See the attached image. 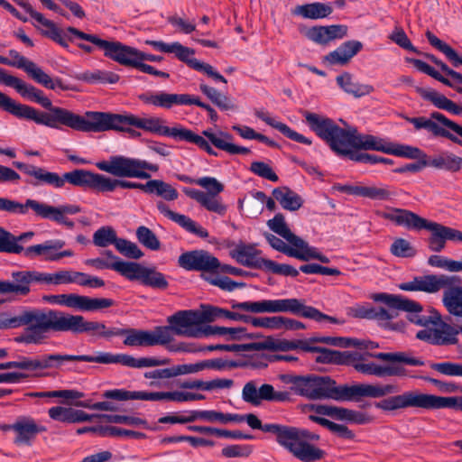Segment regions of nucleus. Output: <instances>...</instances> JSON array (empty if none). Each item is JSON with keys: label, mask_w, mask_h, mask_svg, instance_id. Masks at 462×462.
<instances>
[{"label": "nucleus", "mask_w": 462, "mask_h": 462, "mask_svg": "<svg viewBox=\"0 0 462 462\" xmlns=\"http://www.w3.org/2000/svg\"><path fill=\"white\" fill-rule=\"evenodd\" d=\"M0 81L14 88L22 97L41 105L49 112H41L32 106L17 103L5 93L0 92V108L4 111L18 118L32 120L38 125L51 128H59L60 125H62L76 131H85L86 116H81L68 109L53 106L51 101L44 96L41 89L27 84L17 77L7 74L5 71L1 75Z\"/></svg>", "instance_id": "nucleus-1"}, {"label": "nucleus", "mask_w": 462, "mask_h": 462, "mask_svg": "<svg viewBox=\"0 0 462 462\" xmlns=\"http://www.w3.org/2000/svg\"><path fill=\"white\" fill-rule=\"evenodd\" d=\"M282 381L291 385L290 389L292 393L310 400L353 401L362 397L377 399L397 392V387L392 383H359L351 386L347 384L337 386L336 381L327 375L283 374Z\"/></svg>", "instance_id": "nucleus-2"}, {"label": "nucleus", "mask_w": 462, "mask_h": 462, "mask_svg": "<svg viewBox=\"0 0 462 462\" xmlns=\"http://www.w3.org/2000/svg\"><path fill=\"white\" fill-rule=\"evenodd\" d=\"M245 421L254 430L275 435L277 443L301 462H316L326 456V452L316 445L320 436L307 429L277 423L262 424L253 413L245 414Z\"/></svg>", "instance_id": "nucleus-3"}, {"label": "nucleus", "mask_w": 462, "mask_h": 462, "mask_svg": "<svg viewBox=\"0 0 462 462\" xmlns=\"http://www.w3.org/2000/svg\"><path fill=\"white\" fill-rule=\"evenodd\" d=\"M55 310L26 308L16 314L0 313V329H11L25 327L23 331L14 337V341L24 345H42L49 338V333L54 330Z\"/></svg>", "instance_id": "nucleus-4"}, {"label": "nucleus", "mask_w": 462, "mask_h": 462, "mask_svg": "<svg viewBox=\"0 0 462 462\" xmlns=\"http://www.w3.org/2000/svg\"><path fill=\"white\" fill-rule=\"evenodd\" d=\"M96 166L98 170L116 177L112 179L104 175L102 193L113 192L116 188L138 189L145 192L146 183L133 182L122 178L147 180L151 175L146 171L156 172L159 170L157 164L123 155L111 156L107 161L97 162Z\"/></svg>", "instance_id": "nucleus-5"}, {"label": "nucleus", "mask_w": 462, "mask_h": 462, "mask_svg": "<svg viewBox=\"0 0 462 462\" xmlns=\"http://www.w3.org/2000/svg\"><path fill=\"white\" fill-rule=\"evenodd\" d=\"M14 166L24 174L32 177L30 183L33 186H50L53 189H64L66 183L75 187L92 189L98 192L103 191L104 175L90 171L77 169L71 171L59 174L49 171L45 168L21 162H14Z\"/></svg>", "instance_id": "nucleus-6"}, {"label": "nucleus", "mask_w": 462, "mask_h": 462, "mask_svg": "<svg viewBox=\"0 0 462 462\" xmlns=\"http://www.w3.org/2000/svg\"><path fill=\"white\" fill-rule=\"evenodd\" d=\"M82 361L99 364H120L131 368L154 367L169 364V359L141 357L135 358L127 354H112L109 352H98L97 356L88 355H67V354H43L37 356L38 372L45 370H59L66 362Z\"/></svg>", "instance_id": "nucleus-7"}, {"label": "nucleus", "mask_w": 462, "mask_h": 462, "mask_svg": "<svg viewBox=\"0 0 462 462\" xmlns=\"http://www.w3.org/2000/svg\"><path fill=\"white\" fill-rule=\"evenodd\" d=\"M461 280L456 275L427 274L416 276L411 281L399 284V288L406 291H423L436 293L443 291L442 303L448 313L462 319V285Z\"/></svg>", "instance_id": "nucleus-8"}, {"label": "nucleus", "mask_w": 462, "mask_h": 462, "mask_svg": "<svg viewBox=\"0 0 462 462\" xmlns=\"http://www.w3.org/2000/svg\"><path fill=\"white\" fill-rule=\"evenodd\" d=\"M381 217L404 226L408 229H427L430 232L429 248L432 252L439 253L445 248L446 241H462V232L439 223L429 221L416 213L398 208H390L379 213Z\"/></svg>", "instance_id": "nucleus-9"}, {"label": "nucleus", "mask_w": 462, "mask_h": 462, "mask_svg": "<svg viewBox=\"0 0 462 462\" xmlns=\"http://www.w3.org/2000/svg\"><path fill=\"white\" fill-rule=\"evenodd\" d=\"M86 133H100L110 129H124L125 125H134L136 128L161 135L174 137L177 127L162 125L160 117H138L133 114H111L105 112L88 111L86 113Z\"/></svg>", "instance_id": "nucleus-10"}, {"label": "nucleus", "mask_w": 462, "mask_h": 462, "mask_svg": "<svg viewBox=\"0 0 462 462\" xmlns=\"http://www.w3.org/2000/svg\"><path fill=\"white\" fill-rule=\"evenodd\" d=\"M388 300L393 308L399 311H406L407 319L413 324L423 327L416 334V337L430 345L439 346L434 342V337H443L442 331L446 322L442 320L441 315L435 310H430L423 312L422 306L417 301L409 300L401 295L383 296Z\"/></svg>", "instance_id": "nucleus-11"}, {"label": "nucleus", "mask_w": 462, "mask_h": 462, "mask_svg": "<svg viewBox=\"0 0 462 462\" xmlns=\"http://www.w3.org/2000/svg\"><path fill=\"white\" fill-rule=\"evenodd\" d=\"M395 386V384H393ZM394 394L375 403V407L384 411L404 410L408 408H420L435 410L443 408H457L462 411V396H437L433 394L421 393L417 391H406L401 394ZM386 394L387 395H390ZM385 397V395L383 396Z\"/></svg>", "instance_id": "nucleus-12"}, {"label": "nucleus", "mask_w": 462, "mask_h": 462, "mask_svg": "<svg viewBox=\"0 0 462 462\" xmlns=\"http://www.w3.org/2000/svg\"><path fill=\"white\" fill-rule=\"evenodd\" d=\"M29 209H32L36 217L56 223L62 220V215H75L81 211L80 207L74 204L52 206L32 199H27L24 203H21L0 197V211L12 215H26Z\"/></svg>", "instance_id": "nucleus-13"}, {"label": "nucleus", "mask_w": 462, "mask_h": 462, "mask_svg": "<svg viewBox=\"0 0 462 462\" xmlns=\"http://www.w3.org/2000/svg\"><path fill=\"white\" fill-rule=\"evenodd\" d=\"M202 134L203 136L196 134L191 130L177 127L173 138L194 143L213 156H217V152L211 147L209 143L216 148L232 155L249 154L251 152L250 149L233 143V136L227 132H213L210 129H207L202 132Z\"/></svg>", "instance_id": "nucleus-14"}, {"label": "nucleus", "mask_w": 462, "mask_h": 462, "mask_svg": "<svg viewBox=\"0 0 462 462\" xmlns=\"http://www.w3.org/2000/svg\"><path fill=\"white\" fill-rule=\"evenodd\" d=\"M53 332H71L81 334L91 332L101 337H119V328H106L104 323L88 321L81 315H72L64 311L55 310Z\"/></svg>", "instance_id": "nucleus-15"}, {"label": "nucleus", "mask_w": 462, "mask_h": 462, "mask_svg": "<svg viewBox=\"0 0 462 462\" xmlns=\"http://www.w3.org/2000/svg\"><path fill=\"white\" fill-rule=\"evenodd\" d=\"M383 296H394L393 294L388 293H376L373 296V300L378 302L384 303L387 308L384 307H374L371 304L356 305L351 308L350 314L354 318L374 319L377 321L380 327L384 329L392 331H402L404 328L403 322H393V319L397 318V310L388 301L386 298Z\"/></svg>", "instance_id": "nucleus-16"}, {"label": "nucleus", "mask_w": 462, "mask_h": 462, "mask_svg": "<svg viewBox=\"0 0 462 462\" xmlns=\"http://www.w3.org/2000/svg\"><path fill=\"white\" fill-rule=\"evenodd\" d=\"M223 311L224 309L213 306H207L202 311L180 310L169 316L167 322L173 325L175 335L189 337V332L203 330L201 328H196L197 326L223 319Z\"/></svg>", "instance_id": "nucleus-17"}, {"label": "nucleus", "mask_w": 462, "mask_h": 462, "mask_svg": "<svg viewBox=\"0 0 462 462\" xmlns=\"http://www.w3.org/2000/svg\"><path fill=\"white\" fill-rule=\"evenodd\" d=\"M74 35L89 42L104 51V55L121 65L136 68L139 50L120 42L102 40L95 34H88L79 29H69Z\"/></svg>", "instance_id": "nucleus-18"}, {"label": "nucleus", "mask_w": 462, "mask_h": 462, "mask_svg": "<svg viewBox=\"0 0 462 462\" xmlns=\"http://www.w3.org/2000/svg\"><path fill=\"white\" fill-rule=\"evenodd\" d=\"M173 325L158 326L153 330L120 328L119 336H125L124 344L127 346H164L173 340Z\"/></svg>", "instance_id": "nucleus-19"}, {"label": "nucleus", "mask_w": 462, "mask_h": 462, "mask_svg": "<svg viewBox=\"0 0 462 462\" xmlns=\"http://www.w3.org/2000/svg\"><path fill=\"white\" fill-rule=\"evenodd\" d=\"M301 114L310 130L324 140L332 151L347 140L350 130L341 128L332 119L309 111H302Z\"/></svg>", "instance_id": "nucleus-20"}, {"label": "nucleus", "mask_w": 462, "mask_h": 462, "mask_svg": "<svg viewBox=\"0 0 462 462\" xmlns=\"http://www.w3.org/2000/svg\"><path fill=\"white\" fill-rule=\"evenodd\" d=\"M265 312H290L291 314L298 315L305 319H310L318 322L328 320L331 323H342L335 317L324 314L312 306L305 305L302 300L296 298L265 300Z\"/></svg>", "instance_id": "nucleus-21"}, {"label": "nucleus", "mask_w": 462, "mask_h": 462, "mask_svg": "<svg viewBox=\"0 0 462 462\" xmlns=\"http://www.w3.org/2000/svg\"><path fill=\"white\" fill-rule=\"evenodd\" d=\"M140 100L145 104L154 106L171 109L173 106H191L196 105L208 111L212 121L217 120L216 110L209 105L203 103L198 97L189 94H175L167 92H157L154 94L145 93L139 96Z\"/></svg>", "instance_id": "nucleus-22"}, {"label": "nucleus", "mask_w": 462, "mask_h": 462, "mask_svg": "<svg viewBox=\"0 0 462 462\" xmlns=\"http://www.w3.org/2000/svg\"><path fill=\"white\" fill-rule=\"evenodd\" d=\"M244 402L254 406H258L262 402H284L290 400V393L286 391H275L270 383H263L258 386L257 382L251 380L247 382L242 390Z\"/></svg>", "instance_id": "nucleus-23"}, {"label": "nucleus", "mask_w": 462, "mask_h": 462, "mask_svg": "<svg viewBox=\"0 0 462 462\" xmlns=\"http://www.w3.org/2000/svg\"><path fill=\"white\" fill-rule=\"evenodd\" d=\"M124 277L130 281H140L153 289L165 290L169 282L165 276L153 267H145L135 262H127Z\"/></svg>", "instance_id": "nucleus-24"}, {"label": "nucleus", "mask_w": 462, "mask_h": 462, "mask_svg": "<svg viewBox=\"0 0 462 462\" xmlns=\"http://www.w3.org/2000/svg\"><path fill=\"white\" fill-rule=\"evenodd\" d=\"M179 265L187 271H199L203 273H217L220 262L217 257L206 250H193L183 253L178 260Z\"/></svg>", "instance_id": "nucleus-25"}, {"label": "nucleus", "mask_w": 462, "mask_h": 462, "mask_svg": "<svg viewBox=\"0 0 462 462\" xmlns=\"http://www.w3.org/2000/svg\"><path fill=\"white\" fill-rule=\"evenodd\" d=\"M169 53H174L176 58L180 61L186 63L189 68L203 72L209 78L217 81L226 83V79L218 73L210 64L202 62L194 58L195 51L191 48L186 47L178 42L171 43Z\"/></svg>", "instance_id": "nucleus-26"}, {"label": "nucleus", "mask_w": 462, "mask_h": 462, "mask_svg": "<svg viewBox=\"0 0 462 462\" xmlns=\"http://www.w3.org/2000/svg\"><path fill=\"white\" fill-rule=\"evenodd\" d=\"M230 255L238 263L260 270L266 269L269 259L261 257V251L256 249L254 245L240 243L231 250Z\"/></svg>", "instance_id": "nucleus-27"}, {"label": "nucleus", "mask_w": 462, "mask_h": 462, "mask_svg": "<svg viewBox=\"0 0 462 462\" xmlns=\"http://www.w3.org/2000/svg\"><path fill=\"white\" fill-rule=\"evenodd\" d=\"M12 430L16 434L14 438V444L21 446H31L32 441L39 433L44 432L47 429L36 423V421L30 417H21L13 423Z\"/></svg>", "instance_id": "nucleus-28"}, {"label": "nucleus", "mask_w": 462, "mask_h": 462, "mask_svg": "<svg viewBox=\"0 0 462 462\" xmlns=\"http://www.w3.org/2000/svg\"><path fill=\"white\" fill-rule=\"evenodd\" d=\"M35 15L36 17L34 19L43 27H45V29L42 31V35L51 39L60 46L68 48L69 42H75L76 40H81L79 37L69 32V29H76L75 27L69 26L66 29L61 30L57 27V25L52 21L45 18L41 13Z\"/></svg>", "instance_id": "nucleus-29"}, {"label": "nucleus", "mask_w": 462, "mask_h": 462, "mask_svg": "<svg viewBox=\"0 0 462 462\" xmlns=\"http://www.w3.org/2000/svg\"><path fill=\"white\" fill-rule=\"evenodd\" d=\"M156 207L160 213H162L164 217H168L171 221L177 223L186 231L200 238L208 237V232L190 217L171 210L169 207L162 201H158L156 203Z\"/></svg>", "instance_id": "nucleus-30"}, {"label": "nucleus", "mask_w": 462, "mask_h": 462, "mask_svg": "<svg viewBox=\"0 0 462 462\" xmlns=\"http://www.w3.org/2000/svg\"><path fill=\"white\" fill-rule=\"evenodd\" d=\"M363 48L359 41L351 40L345 42L335 51L329 52L325 60L331 65H346L356 56Z\"/></svg>", "instance_id": "nucleus-31"}, {"label": "nucleus", "mask_w": 462, "mask_h": 462, "mask_svg": "<svg viewBox=\"0 0 462 462\" xmlns=\"http://www.w3.org/2000/svg\"><path fill=\"white\" fill-rule=\"evenodd\" d=\"M363 48L359 41L351 40L345 42L335 51L329 52L325 60L331 65H346L356 56Z\"/></svg>", "instance_id": "nucleus-32"}, {"label": "nucleus", "mask_w": 462, "mask_h": 462, "mask_svg": "<svg viewBox=\"0 0 462 462\" xmlns=\"http://www.w3.org/2000/svg\"><path fill=\"white\" fill-rule=\"evenodd\" d=\"M183 192L208 211L218 215H224L226 211V207L222 203L218 196L219 194L205 193L204 191L189 188H184Z\"/></svg>", "instance_id": "nucleus-33"}, {"label": "nucleus", "mask_w": 462, "mask_h": 462, "mask_svg": "<svg viewBox=\"0 0 462 462\" xmlns=\"http://www.w3.org/2000/svg\"><path fill=\"white\" fill-rule=\"evenodd\" d=\"M346 32L345 25L314 26L307 32V37L316 43L327 44L335 39L343 38Z\"/></svg>", "instance_id": "nucleus-34"}, {"label": "nucleus", "mask_w": 462, "mask_h": 462, "mask_svg": "<svg viewBox=\"0 0 462 462\" xmlns=\"http://www.w3.org/2000/svg\"><path fill=\"white\" fill-rule=\"evenodd\" d=\"M14 294L25 296L32 283H42V273L37 271H16L11 273Z\"/></svg>", "instance_id": "nucleus-35"}, {"label": "nucleus", "mask_w": 462, "mask_h": 462, "mask_svg": "<svg viewBox=\"0 0 462 462\" xmlns=\"http://www.w3.org/2000/svg\"><path fill=\"white\" fill-rule=\"evenodd\" d=\"M350 131L354 136L351 141L355 148L378 151L388 154L391 152V142L371 134H360L356 129Z\"/></svg>", "instance_id": "nucleus-36"}, {"label": "nucleus", "mask_w": 462, "mask_h": 462, "mask_svg": "<svg viewBox=\"0 0 462 462\" xmlns=\"http://www.w3.org/2000/svg\"><path fill=\"white\" fill-rule=\"evenodd\" d=\"M65 245L62 240H48L42 244L31 245L23 248L25 257L33 258L35 256H43L46 261H57V251Z\"/></svg>", "instance_id": "nucleus-37"}, {"label": "nucleus", "mask_w": 462, "mask_h": 462, "mask_svg": "<svg viewBox=\"0 0 462 462\" xmlns=\"http://www.w3.org/2000/svg\"><path fill=\"white\" fill-rule=\"evenodd\" d=\"M254 115L261 120L264 121L267 125L270 126L275 128L279 132H281L283 135H285L287 138L300 143L303 144L310 145L312 143V141L304 136L301 134L297 133L296 131L292 130L291 127H289L287 125L276 121L274 118L271 117L267 112L262 111V110H256L254 112Z\"/></svg>", "instance_id": "nucleus-38"}, {"label": "nucleus", "mask_w": 462, "mask_h": 462, "mask_svg": "<svg viewBox=\"0 0 462 462\" xmlns=\"http://www.w3.org/2000/svg\"><path fill=\"white\" fill-rule=\"evenodd\" d=\"M428 167L449 172L462 170V157L449 152H443L428 159Z\"/></svg>", "instance_id": "nucleus-39"}, {"label": "nucleus", "mask_w": 462, "mask_h": 462, "mask_svg": "<svg viewBox=\"0 0 462 462\" xmlns=\"http://www.w3.org/2000/svg\"><path fill=\"white\" fill-rule=\"evenodd\" d=\"M337 85L347 94L355 97H361L374 92L373 86L361 84L354 80V77L349 72H344L336 78Z\"/></svg>", "instance_id": "nucleus-40"}, {"label": "nucleus", "mask_w": 462, "mask_h": 462, "mask_svg": "<svg viewBox=\"0 0 462 462\" xmlns=\"http://www.w3.org/2000/svg\"><path fill=\"white\" fill-rule=\"evenodd\" d=\"M245 328H226L219 326H206L203 330H196L189 332V337L199 338L203 336L208 337L211 335L226 336L228 339L240 340L245 337Z\"/></svg>", "instance_id": "nucleus-41"}, {"label": "nucleus", "mask_w": 462, "mask_h": 462, "mask_svg": "<svg viewBox=\"0 0 462 462\" xmlns=\"http://www.w3.org/2000/svg\"><path fill=\"white\" fill-rule=\"evenodd\" d=\"M417 92L425 100L430 101L436 107L446 110L454 115H460L462 106H457L444 95L433 89L418 88Z\"/></svg>", "instance_id": "nucleus-42"}, {"label": "nucleus", "mask_w": 462, "mask_h": 462, "mask_svg": "<svg viewBox=\"0 0 462 462\" xmlns=\"http://www.w3.org/2000/svg\"><path fill=\"white\" fill-rule=\"evenodd\" d=\"M273 196L286 210L296 211L303 204L301 197L286 186L275 188Z\"/></svg>", "instance_id": "nucleus-43"}, {"label": "nucleus", "mask_w": 462, "mask_h": 462, "mask_svg": "<svg viewBox=\"0 0 462 462\" xmlns=\"http://www.w3.org/2000/svg\"><path fill=\"white\" fill-rule=\"evenodd\" d=\"M291 13L306 19L316 20L328 16L332 13V7L330 5L316 2L297 5Z\"/></svg>", "instance_id": "nucleus-44"}, {"label": "nucleus", "mask_w": 462, "mask_h": 462, "mask_svg": "<svg viewBox=\"0 0 462 462\" xmlns=\"http://www.w3.org/2000/svg\"><path fill=\"white\" fill-rule=\"evenodd\" d=\"M267 225L272 231L284 238L294 247H298L303 241L302 238L291 231L286 224L283 215L281 213L276 214L273 218L268 220Z\"/></svg>", "instance_id": "nucleus-45"}, {"label": "nucleus", "mask_w": 462, "mask_h": 462, "mask_svg": "<svg viewBox=\"0 0 462 462\" xmlns=\"http://www.w3.org/2000/svg\"><path fill=\"white\" fill-rule=\"evenodd\" d=\"M319 356L317 357L319 363H333L337 365H347L350 364L353 359H357V352H339L336 350H330L327 348L319 347Z\"/></svg>", "instance_id": "nucleus-46"}, {"label": "nucleus", "mask_w": 462, "mask_h": 462, "mask_svg": "<svg viewBox=\"0 0 462 462\" xmlns=\"http://www.w3.org/2000/svg\"><path fill=\"white\" fill-rule=\"evenodd\" d=\"M145 193L155 194L167 201H173L179 196L176 189L162 180H148L146 182Z\"/></svg>", "instance_id": "nucleus-47"}, {"label": "nucleus", "mask_w": 462, "mask_h": 462, "mask_svg": "<svg viewBox=\"0 0 462 462\" xmlns=\"http://www.w3.org/2000/svg\"><path fill=\"white\" fill-rule=\"evenodd\" d=\"M27 74L38 84L42 85L44 88L49 89H56L60 88L62 90L68 89L61 81L60 79L51 78L47 73H45L40 67H38L35 63L32 64V67L30 68Z\"/></svg>", "instance_id": "nucleus-48"}, {"label": "nucleus", "mask_w": 462, "mask_h": 462, "mask_svg": "<svg viewBox=\"0 0 462 462\" xmlns=\"http://www.w3.org/2000/svg\"><path fill=\"white\" fill-rule=\"evenodd\" d=\"M153 402L171 401L176 402H184L190 401L204 400L205 396L200 393L189 392H152Z\"/></svg>", "instance_id": "nucleus-49"}, {"label": "nucleus", "mask_w": 462, "mask_h": 462, "mask_svg": "<svg viewBox=\"0 0 462 462\" xmlns=\"http://www.w3.org/2000/svg\"><path fill=\"white\" fill-rule=\"evenodd\" d=\"M426 37L429 42L441 51L447 59L451 62L454 67H458L462 65V57L458 55V53L451 48L448 43L439 40L435 34H433L430 31L426 32Z\"/></svg>", "instance_id": "nucleus-50"}, {"label": "nucleus", "mask_w": 462, "mask_h": 462, "mask_svg": "<svg viewBox=\"0 0 462 462\" xmlns=\"http://www.w3.org/2000/svg\"><path fill=\"white\" fill-rule=\"evenodd\" d=\"M103 396L107 399H114L117 401L143 400L153 402L152 392L144 391H126L124 389H116L106 391Z\"/></svg>", "instance_id": "nucleus-51"}, {"label": "nucleus", "mask_w": 462, "mask_h": 462, "mask_svg": "<svg viewBox=\"0 0 462 462\" xmlns=\"http://www.w3.org/2000/svg\"><path fill=\"white\" fill-rule=\"evenodd\" d=\"M199 89L214 105H216L221 110H234L236 108L226 95L219 92L215 88L209 87L206 84H200Z\"/></svg>", "instance_id": "nucleus-52"}, {"label": "nucleus", "mask_w": 462, "mask_h": 462, "mask_svg": "<svg viewBox=\"0 0 462 462\" xmlns=\"http://www.w3.org/2000/svg\"><path fill=\"white\" fill-rule=\"evenodd\" d=\"M406 60L409 63L413 64V66L418 70H420V71H421V72H423V73L432 77L436 80L441 82L442 84H444V85H446V86H448L449 88H455L458 93L462 94V88L461 87H457L454 82H452L448 79H447L444 76H442L439 72L435 70L428 63H426V62H424V61H422L420 60L413 59V58H408Z\"/></svg>", "instance_id": "nucleus-53"}, {"label": "nucleus", "mask_w": 462, "mask_h": 462, "mask_svg": "<svg viewBox=\"0 0 462 462\" xmlns=\"http://www.w3.org/2000/svg\"><path fill=\"white\" fill-rule=\"evenodd\" d=\"M433 114H439L443 116H445L443 114L439 112H432L430 114V117L429 118L427 130L430 132L434 136H441L445 137L451 142L462 146V141L458 139L456 135L451 134L448 129V127L445 125H443L440 121L433 117ZM450 130V128H449ZM451 131H453L451 129Z\"/></svg>", "instance_id": "nucleus-54"}, {"label": "nucleus", "mask_w": 462, "mask_h": 462, "mask_svg": "<svg viewBox=\"0 0 462 462\" xmlns=\"http://www.w3.org/2000/svg\"><path fill=\"white\" fill-rule=\"evenodd\" d=\"M396 196V192L390 189L386 185L383 186H361L360 197L367 198L373 200L388 201Z\"/></svg>", "instance_id": "nucleus-55"}, {"label": "nucleus", "mask_w": 462, "mask_h": 462, "mask_svg": "<svg viewBox=\"0 0 462 462\" xmlns=\"http://www.w3.org/2000/svg\"><path fill=\"white\" fill-rule=\"evenodd\" d=\"M346 139L344 143L338 144L334 152L338 155L346 156L354 162L366 163L368 153L356 152L352 149L355 147L351 141L354 139L351 131L348 133Z\"/></svg>", "instance_id": "nucleus-56"}, {"label": "nucleus", "mask_w": 462, "mask_h": 462, "mask_svg": "<svg viewBox=\"0 0 462 462\" xmlns=\"http://www.w3.org/2000/svg\"><path fill=\"white\" fill-rule=\"evenodd\" d=\"M371 356L387 362H399L414 366H421L424 365L421 359L410 357L404 352L376 353Z\"/></svg>", "instance_id": "nucleus-57"}, {"label": "nucleus", "mask_w": 462, "mask_h": 462, "mask_svg": "<svg viewBox=\"0 0 462 462\" xmlns=\"http://www.w3.org/2000/svg\"><path fill=\"white\" fill-rule=\"evenodd\" d=\"M117 239L116 232L109 226H102L93 234V243L98 247H106L109 245H116Z\"/></svg>", "instance_id": "nucleus-58"}, {"label": "nucleus", "mask_w": 462, "mask_h": 462, "mask_svg": "<svg viewBox=\"0 0 462 462\" xmlns=\"http://www.w3.org/2000/svg\"><path fill=\"white\" fill-rule=\"evenodd\" d=\"M443 328V337H434V342L439 344V346H450L457 344V335L462 334V324L459 326H451L446 322V325H444Z\"/></svg>", "instance_id": "nucleus-59"}, {"label": "nucleus", "mask_w": 462, "mask_h": 462, "mask_svg": "<svg viewBox=\"0 0 462 462\" xmlns=\"http://www.w3.org/2000/svg\"><path fill=\"white\" fill-rule=\"evenodd\" d=\"M264 237L269 243V245L278 252H281L288 256L294 257L298 259V255L300 254V249L299 247H294L291 245H288L281 238L275 236L270 233H264Z\"/></svg>", "instance_id": "nucleus-60"}, {"label": "nucleus", "mask_w": 462, "mask_h": 462, "mask_svg": "<svg viewBox=\"0 0 462 462\" xmlns=\"http://www.w3.org/2000/svg\"><path fill=\"white\" fill-rule=\"evenodd\" d=\"M136 237L138 241L150 250H159L161 243L156 235L148 227L141 226L136 229Z\"/></svg>", "instance_id": "nucleus-61"}, {"label": "nucleus", "mask_w": 462, "mask_h": 462, "mask_svg": "<svg viewBox=\"0 0 462 462\" xmlns=\"http://www.w3.org/2000/svg\"><path fill=\"white\" fill-rule=\"evenodd\" d=\"M8 54H9V57L11 58V60L8 58L0 56V63L1 64L22 69L27 73L28 70L30 69V68L32 67V64L34 63L33 61L28 60L27 58L22 56L15 50H10Z\"/></svg>", "instance_id": "nucleus-62"}, {"label": "nucleus", "mask_w": 462, "mask_h": 462, "mask_svg": "<svg viewBox=\"0 0 462 462\" xmlns=\"http://www.w3.org/2000/svg\"><path fill=\"white\" fill-rule=\"evenodd\" d=\"M115 246L121 254L128 258L138 260L143 255L135 243L124 238L118 237Z\"/></svg>", "instance_id": "nucleus-63"}, {"label": "nucleus", "mask_w": 462, "mask_h": 462, "mask_svg": "<svg viewBox=\"0 0 462 462\" xmlns=\"http://www.w3.org/2000/svg\"><path fill=\"white\" fill-rule=\"evenodd\" d=\"M390 252L397 257L409 258L416 254V250L411 243L404 238H397L392 244Z\"/></svg>", "instance_id": "nucleus-64"}]
</instances>
